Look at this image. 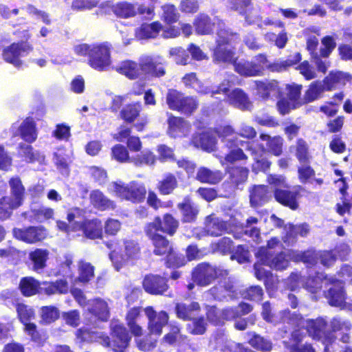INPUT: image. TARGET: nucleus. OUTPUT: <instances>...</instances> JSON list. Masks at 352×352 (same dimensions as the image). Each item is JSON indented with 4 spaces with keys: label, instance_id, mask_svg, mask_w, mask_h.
Wrapping results in <instances>:
<instances>
[{
    "label": "nucleus",
    "instance_id": "25",
    "mask_svg": "<svg viewBox=\"0 0 352 352\" xmlns=\"http://www.w3.org/2000/svg\"><path fill=\"white\" fill-rule=\"evenodd\" d=\"M256 94L264 100L280 96L278 82L276 80L255 81Z\"/></svg>",
    "mask_w": 352,
    "mask_h": 352
},
{
    "label": "nucleus",
    "instance_id": "18",
    "mask_svg": "<svg viewBox=\"0 0 352 352\" xmlns=\"http://www.w3.org/2000/svg\"><path fill=\"white\" fill-rule=\"evenodd\" d=\"M14 137L19 136L23 141L32 144L38 137L36 124L32 118H26L21 123L15 122L10 127Z\"/></svg>",
    "mask_w": 352,
    "mask_h": 352
},
{
    "label": "nucleus",
    "instance_id": "50",
    "mask_svg": "<svg viewBox=\"0 0 352 352\" xmlns=\"http://www.w3.org/2000/svg\"><path fill=\"white\" fill-rule=\"evenodd\" d=\"M94 276V267L89 263L80 261L78 263V276L74 280V283L79 281L88 283Z\"/></svg>",
    "mask_w": 352,
    "mask_h": 352
},
{
    "label": "nucleus",
    "instance_id": "54",
    "mask_svg": "<svg viewBox=\"0 0 352 352\" xmlns=\"http://www.w3.org/2000/svg\"><path fill=\"white\" fill-rule=\"evenodd\" d=\"M248 170L243 167L232 168L230 170V180L231 182L239 188L241 184H243L248 179Z\"/></svg>",
    "mask_w": 352,
    "mask_h": 352
},
{
    "label": "nucleus",
    "instance_id": "28",
    "mask_svg": "<svg viewBox=\"0 0 352 352\" xmlns=\"http://www.w3.org/2000/svg\"><path fill=\"white\" fill-rule=\"evenodd\" d=\"M352 76L342 72H331L324 78L323 82L326 90H331L341 86H344L347 82L351 81Z\"/></svg>",
    "mask_w": 352,
    "mask_h": 352
},
{
    "label": "nucleus",
    "instance_id": "26",
    "mask_svg": "<svg viewBox=\"0 0 352 352\" xmlns=\"http://www.w3.org/2000/svg\"><path fill=\"white\" fill-rule=\"evenodd\" d=\"M162 29V25L159 21L144 23L135 29V36L138 40L154 38L157 36Z\"/></svg>",
    "mask_w": 352,
    "mask_h": 352
},
{
    "label": "nucleus",
    "instance_id": "44",
    "mask_svg": "<svg viewBox=\"0 0 352 352\" xmlns=\"http://www.w3.org/2000/svg\"><path fill=\"white\" fill-rule=\"evenodd\" d=\"M274 197L277 201L283 205L289 206L295 210L298 207L296 193L288 190L276 189L274 190Z\"/></svg>",
    "mask_w": 352,
    "mask_h": 352
},
{
    "label": "nucleus",
    "instance_id": "1",
    "mask_svg": "<svg viewBox=\"0 0 352 352\" xmlns=\"http://www.w3.org/2000/svg\"><path fill=\"white\" fill-rule=\"evenodd\" d=\"M193 25L197 34H210L217 25V47L214 50L213 58L216 63H235L234 45L240 41L239 35L227 28L218 17L212 19L205 13H200L194 19Z\"/></svg>",
    "mask_w": 352,
    "mask_h": 352
},
{
    "label": "nucleus",
    "instance_id": "35",
    "mask_svg": "<svg viewBox=\"0 0 352 352\" xmlns=\"http://www.w3.org/2000/svg\"><path fill=\"white\" fill-rule=\"evenodd\" d=\"M49 254L48 250L41 248H36L29 253V259L34 271L40 272L46 267Z\"/></svg>",
    "mask_w": 352,
    "mask_h": 352
},
{
    "label": "nucleus",
    "instance_id": "29",
    "mask_svg": "<svg viewBox=\"0 0 352 352\" xmlns=\"http://www.w3.org/2000/svg\"><path fill=\"white\" fill-rule=\"evenodd\" d=\"M89 199L93 206L101 211L113 210L116 208L115 202L99 190H94L90 192Z\"/></svg>",
    "mask_w": 352,
    "mask_h": 352
},
{
    "label": "nucleus",
    "instance_id": "47",
    "mask_svg": "<svg viewBox=\"0 0 352 352\" xmlns=\"http://www.w3.org/2000/svg\"><path fill=\"white\" fill-rule=\"evenodd\" d=\"M234 70L241 76H259V68L258 67L254 66V63L251 61H247L241 60L238 63H235Z\"/></svg>",
    "mask_w": 352,
    "mask_h": 352
},
{
    "label": "nucleus",
    "instance_id": "10",
    "mask_svg": "<svg viewBox=\"0 0 352 352\" xmlns=\"http://www.w3.org/2000/svg\"><path fill=\"white\" fill-rule=\"evenodd\" d=\"M235 76L232 75L229 79L224 80L217 88L212 91V96L215 94H223L224 100L229 104L242 111L250 110L252 102L248 96L241 89L236 88L230 91V87L234 84Z\"/></svg>",
    "mask_w": 352,
    "mask_h": 352
},
{
    "label": "nucleus",
    "instance_id": "41",
    "mask_svg": "<svg viewBox=\"0 0 352 352\" xmlns=\"http://www.w3.org/2000/svg\"><path fill=\"white\" fill-rule=\"evenodd\" d=\"M269 197L267 186L264 185L256 186L250 191V204L253 207L262 206L267 201Z\"/></svg>",
    "mask_w": 352,
    "mask_h": 352
},
{
    "label": "nucleus",
    "instance_id": "52",
    "mask_svg": "<svg viewBox=\"0 0 352 352\" xmlns=\"http://www.w3.org/2000/svg\"><path fill=\"white\" fill-rule=\"evenodd\" d=\"M326 90L324 82L319 81L313 82L309 87L305 94V100L307 102H313L321 97L324 91Z\"/></svg>",
    "mask_w": 352,
    "mask_h": 352
},
{
    "label": "nucleus",
    "instance_id": "36",
    "mask_svg": "<svg viewBox=\"0 0 352 352\" xmlns=\"http://www.w3.org/2000/svg\"><path fill=\"white\" fill-rule=\"evenodd\" d=\"M11 200L12 206H21L24 201L25 188L21 181L18 177L12 178L10 180Z\"/></svg>",
    "mask_w": 352,
    "mask_h": 352
},
{
    "label": "nucleus",
    "instance_id": "38",
    "mask_svg": "<svg viewBox=\"0 0 352 352\" xmlns=\"http://www.w3.org/2000/svg\"><path fill=\"white\" fill-rule=\"evenodd\" d=\"M178 208L182 214V220L184 222L194 221L199 212L197 206L188 197H186L182 203L178 204Z\"/></svg>",
    "mask_w": 352,
    "mask_h": 352
},
{
    "label": "nucleus",
    "instance_id": "63",
    "mask_svg": "<svg viewBox=\"0 0 352 352\" xmlns=\"http://www.w3.org/2000/svg\"><path fill=\"white\" fill-rule=\"evenodd\" d=\"M16 311L20 321L27 323L34 318V311L33 309L24 304H18L16 305Z\"/></svg>",
    "mask_w": 352,
    "mask_h": 352
},
{
    "label": "nucleus",
    "instance_id": "14",
    "mask_svg": "<svg viewBox=\"0 0 352 352\" xmlns=\"http://www.w3.org/2000/svg\"><path fill=\"white\" fill-rule=\"evenodd\" d=\"M228 271L206 263H201L193 270L192 278L200 286H207L211 284L217 278L228 275Z\"/></svg>",
    "mask_w": 352,
    "mask_h": 352
},
{
    "label": "nucleus",
    "instance_id": "51",
    "mask_svg": "<svg viewBox=\"0 0 352 352\" xmlns=\"http://www.w3.org/2000/svg\"><path fill=\"white\" fill-rule=\"evenodd\" d=\"M258 265L255 266V276L259 280H263L267 290H274L278 286V280L276 276H274L270 271H264L261 274Z\"/></svg>",
    "mask_w": 352,
    "mask_h": 352
},
{
    "label": "nucleus",
    "instance_id": "6",
    "mask_svg": "<svg viewBox=\"0 0 352 352\" xmlns=\"http://www.w3.org/2000/svg\"><path fill=\"white\" fill-rule=\"evenodd\" d=\"M163 63L161 56H144L141 57L139 64L131 60L122 61L116 70L131 79L139 78L142 74L160 77L165 74Z\"/></svg>",
    "mask_w": 352,
    "mask_h": 352
},
{
    "label": "nucleus",
    "instance_id": "31",
    "mask_svg": "<svg viewBox=\"0 0 352 352\" xmlns=\"http://www.w3.org/2000/svg\"><path fill=\"white\" fill-rule=\"evenodd\" d=\"M54 210L45 206L32 208L30 211L23 213V217L30 221L43 222L53 218Z\"/></svg>",
    "mask_w": 352,
    "mask_h": 352
},
{
    "label": "nucleus",
    "instance_id": "40",
    "mask_svg": "<svg viewBox=\"0 0 352 352\" xmlns=\"http://www.w3.org/2000/svg\"><path fill=\"white\" fill-rule=\"evenodd\" d=\"M140 307H133L130 309L126 316L127 325L133 335L140 336L142 335V329L137 324L140 318Z\"/></svg>",
    "mask_w": 352,
    "mask_h": 352
},
{
    "label": "nucleus",
    "instance_id": "49",
    "mask_svg": "<svg viewBox=\"0 0 352 352\" xmlns=\"http://www.w3.org/2000/svg\"><path fill=\"white\" fill-rule=\"evenodd\" d=\"M19 288L24 296H31L39 293L40 283L34 278L25 277L21 279Z\"/></svg>",
    "mask_w": 352,
    "mask_h": 352
},
{
    "label": "nucleus",
    "instance_id": "3",
    "mask_svg": "<svg viewBox=\"0 0 352 352\" xmlns=\"http://www.w3.org/2000/svg\"><path fill=\"white\" fill-rule=\"evenodd\" d=\"M282 320L283 322L296 327H305L306 332L309 333V336L314 340L322 342L324 346V352H334L336 336L333 332L350 331L351 329V324L349 321L335 317L330 322L333 332H327L324 331L327 322L323 318L305 320L301 316L296 314L295 312L291 314L287 311H284Z\"/></svg>",
    "mask_w": 352,
    "mask_h": 352
},
{
    "label": "nucleus",
    "instance_id": "9",
    "mask_svg": "<svg viewBox=\"0 0 352 352\" xmlns=\"http://www.w3.org/2000/svg\"><path fill=\"white\" fill-rule=\"evenodd\" d=\"M107 190L116 197L133 204L142 202L146 193L145 186L135 181L128 184L122 181L112 182L109 184Z\"/></svg>",
    "mask_w": 352,
    "mask_h": 352
},
{
    "label": "nucleus",
    "instance_id": "55",
    "mask_svg": "<svg viewBox=\"0 0 352 352\" xmlns=\"http://www.w3.org/2000/svg\"><path fill=\"white\" fill-rule=\"evenodd\" d=\"M302 85L296 84L287 85L285 87V94L287 99L295 103L298 107L302 104L300 99Z\"/></svg>",
    "mask_w": 352,
    "mask_h": 352
},
{
    "label": "nucleus",
    "instance_id": "12",
    "mask_svg": "<svg viewBox=\"0 0 352 352\" xmlns=\"http://www.w3.org/2000/svg\"><path fill=\"white\" fill-rule=\"evenodd\" d=\"M85 316L87 325L99 327L98 322H107L110 317L108 302L100 298L89 300L87 307L85 309Z\"/></svg>",
    "mask_w": 352,
    "mask_h": 352
},
{
    "label": "nucleus",
    "instance_id": "27",
    "mask_svg": "<svg viewBox=\"0 0 352 352\" xmlns=\"http://www.w3.org/2000/svg\"><path fill=\"white\" fill-rule=\"evenodd\" d=\"M285 234L283 236L284 243L292 245L296 242L297 235L305 236L309 232V227L307 224L294 226L292 224L285 225L284 228Z\"/></svg>",
    "mask_w": 352,
    "mask_h": 352
},
{
    "label": "nucleus",
    "instance_id": "19",
    "mask_svg": "<svg viewBox=\"0 0 352 352\" xmlns=\"http://www.w3.org/2000/svg\"><path fill=\"white\" fill-rule=\"evenodd\" d=\"M32 49L27 42L14 43L3 50V58L14 67H21L23 65L21 58L28 55Z\"/></svg>",
    "mask_w": 352,
    "mask_h": 352
},
{
    "label": "nucleus",
    "instance_id": "33",
    "mask_svg": "<svg viewBox=\"0 0 352 352\" xmlns=\"http://www.w3.org/2000/svg\"><path fill=\"white\" fill-rule=\"evenodd\" d=\"M260 139L265 142V148L263 153L266 151L276 156H279L282 153L283 140L280 136L272 137L269 135L261 133L260 135Z\"/></svg>",
    "mask_w": 352,
    "mask_h": 352
},
{
    "label": "nucleus",
    "instance_id": "48",
    "mask_svg": "<svg viewBox=\"0 0 352 352\" xmlns=\"http://www.w3.org/2000/svg\"><path fill=\"white\" fill-rule=\"evenodd\" d=\"M111 9L116 16L122 18L132 17L137 14L135 4L128 2L118 3L116 5L112 6Z\"/></svg>",
    "mask_w": 352,
    "mask_h": 352
},
{
    "label": "nucleus",
    "instance_id": "15",
    "mask_svg": "<svg viewBox=\"0 0 352 352\" xmlns=\"http://www.w3.org/2000/svg\"><path fill=\"white\" fill-rule=\"evenodd\" d=\"M323 281L333 285L326 294V298L328 299L329 305L352 311V304L345 302L346 295L344 291L342 280H337L333 277H327V276L323 274L322 283Z\"/></svg>",
    "mask_w": 352,
    "mask_h": 352
},
{
    "label": "nucleus",
    "instance_id": "2",
    "mask_svg": "<svg viewBox=\"0 0 352 352\" xmlns=\"http://www.w3.org/2000/svg\"><path fill=\"white\" fill-rule=\"evenodd\" d=\"M216 133L223 138L226 146L230 151L221 157V163L224 165L227 163L232 164L236 161L247 160V156L239 146L243 147L250 153L254 160L252 164V170L255 173L258 171H266L269 169L271 163L263 157L264 148L257 141H244L239 140L235 137V131L230 125L220 126L217 129Z\"/></svg>",
    "mask_w": 352,
    "mask_h": 352
},
{
    "label": "nucleus",
    "instance_id": "16",
    "mask_svg": "<svg viewBox=\"0 0 352 352\" xmlns=\"http://www.w3.org/2000/svg\"><path fill=\"white\" fill-rule=\"evenodd\" d=\"M140 248L137 242L133 240H125L124 241V250L121 254L113 250L109 254V258L114 268L119 271L126 263H133L140 257Z\"/></svg>",
    "mask_w": 352,
    "mask_h": 352
},
{
    "label": "nucleus",
    "instance_id": "22",
    "mask_svg": "<svg viewBox=\"0 0 352 352\" xmlns=\"http://www.w3.org/2000/svg\"><path fill=\"white\" fill-rule=\"evenodd\" d=\"M179 226L178 221L170 214L164 216L163 221L160 217H156L152 223L145 227V232L152 234V231H161L169 235H173L176 232Z\"/></svg>",
    "mask_w": 352,
    "mask_h": 352
},
{
    "label": "nucleus",
    "instance_id": "58",
    "mask_svg": "<svg viewBox=\"0 0 352 352\" xmlns=\"http://www.w3.org/2000/svg\"><path fill=\"white\" fill-rule=\"evenodd\" d=\"M41 322L44 324H50L59 317L58 309L53 306L43 307L41 309Z\"/></svg>",
    "mask_w": 352,
    "mask_h": 352
},
{
    "label": "nucleus",
    "instance_id": "23",
    "mask_svg": "<svg viewBox=\"0 0 352 352\" xmlns=\"http://www.w3.org/2000/svg\"><path fill=\"white\" fill-rule=\"evenodd\" d=\"M167 133L169 136L176 138L186 136L190 129V123L180 117H176L167 112Z\"/></svg>",
    "mask_w": 352,
    "mask_h": 352
},
{
    "label": "nucleus",
    "instance_id": "32",
    "mask_svg": "<svg viewBox=\"0 0 352 352\" xmlns=\"http://www.w3.org/2000/svg\"><path fill=\"white\" fill-rule=\"evenodd\" d=\"M214 299L222 300L227 297L234 298L236 296V291L234 288L232 281L229 278L228 283L221 285L219 284L215 287L211 288L209 291Z\"/></svg>",
    "mask_w": 352,
    "mask_h": 352
},
{
    "label": "nucleus",
    "instance_id": "30",
    "mask_svg": "<svg viewBox=\"0 0 352 352\" xmlns=\"http://www.w3.org/2000/svg\"><path fill=\"white\" fill-rule=\"evenodd\" d=\"M200 307L198 302H192L190 303H177L175 305V312L177 318L184 320H190L193 319L199 313Z\"/></svg>",
    "mask_w": 352,
    "mask_h": 352
},
{
    "label": "nucleus",
    "instance_id": "37",
    "mask_svg": "<svg viewBox=\"0 0 352 352\" xmlns=\"http://www.w3.org/2000/svg\"><path fill=\"white\" fill-rule=\"evenodd\" d=\"M151 239L154 246L153 252L156 255H164L170 252L168 241L163 236L157 234L156 232L152 231V234L146 233Z\"/></svg>",
    "mask_w": 352,
    "mask_h": 352
},
{
    "label": "nucleus",
    "instance_id": "8",
    "mask_svg": "<svg viewBox=\"0 0 352 352\" xmlns=\"http://www.w3.org/2000/svg\"><path fill=\"white\" fill-rule=\"evenodd\" d=\"M86 211L79 208H73L68 210L67 219L71 226L78 231H82L91 239L101 238L102 235L101 221L97 219H86Z\"/></svg>",
    "mask_w": 352,
    "mask_h": 352
},
{
    "label": "nucleus",
    "instance_id": "64",
    "mask_svg": "<svg viewBox=\"0 0 352 352\" xmlns=\"http://www.w3.org/2000/svg\"><path fill=\"white\" fill-rule=\"evenodd\" d=\"M211 248L213 252H220L226 254L230 253L232 250V241L228 237L221 239L217 243L211 244Z\"/></svg>",
    "mask_w": 352,
    "mask_h": 352
},
{
    "label": "nucleus",
    "instance_id": "20",
    "mask_svg": "<svg viewBox=\"0 0 352 352\" xmlns=\"http://www.w3.org/2000/svg\"><path fill=\"white\" fill-rule=\"evenodd\" d=\"M47 234V230L42 226L13 229L14 238L30 244L36 243L44 240Z\"/></svg>",
    "mask_w": 352,
    "mask_h": 352
},
{
    "label": "nucleus",
    "instance_id": "24",
    "mask_svg": "<svg viewBox=\"0 0 352 352\" xmlns=\"http://www.w3.org/2000/svg\"><path fill=\"white\" fill-rule=\"evenodd\" d=\"M142 284L144 290L153 295H162L168 287L167 280L157 275L146 276Z\"/></svg>",
    "mask_w": 352,
    "mask_h": 352
},
{
    "label": "nucleus",
    "instance_id": "17",
    "mask_svg": "<svg viewBox=\"0 0 352 352\" xmlns=\"http://www.w3.org/2000/svg\"><path fill=\"white\" fill-rule=\"evenodd\" d=\"M322 277H323V273H320L316 277L309 278L305 282L300 274L293 272L285 280V285L289 290L293 292L304 287L308 292L314 294L322 288Z\"/></svg>",
    "mask_w": 352,
    "mask_h": 352
},
{
    "label": "nucleus",
    "instance_id": "62",
    "mask_svg": "<svg viewBox=\"0 0 352 352\" xmlns=\"http://www.w3.org/2000/svg\"><path fill=\"white\" fill-rule=\"evenodd\" d=\"M177 186V179L172 174H168L160 182L159 190L164 195L170 194Z\"/></svg>",
    "mask_w": 352,
    "mask_h": 352
},
{
    "label": "nucleus",
    "instance_id": "56",
    "mask_svg": "<svg viewBox=\"0 0 352 352\" xmlns=\"http://www.w3.org/2000/svg\"><path fill=\"white\" fill-rule=\"evenodd\" d=\"M310 32H313L318 36L320 34V29L318 27H313L305 30V33L307 35V49L309 52L311 56H314L317 54L315 53V50L318 45V39L316 35H309Z\"/></svg>",
    "mask_w": 352,
    "mask_h": 352
},
{
    "label": "nucleus",
    "instance_id": "46",
    "mask_svg": "<svg viewBox=\"0 0 352 352\" xmlns=\"http://www.w3.org/2000/svg\"><path fill=\"white\" fill-rule=\"evenodd\" d=\"M142 109V105L140 102L129 104L120 111V118L126 122H133L139 116Z\"/></svg>",
    "mask_w": 352,
    "mask_h": 352
},
{
    "label": "nucleus",
    "instance_id": "57",
    "mask_svg": "<svg viewBox=\"0 0 352 352\" xmlns=\"http://www.w3.org/2000/svg\"><path fill=\"white\" fill-rule=\"evenodd\" d=\"M11 197H3L0 199V219L5 220L10 217L12 211L19 206H12Z\"/></svg>",
    "mask_w": 352,
    "mask_h": 352
},
{
    "label": "nucleus",
    "instance_id": "53",
    "mask_svg": "<svg viewBox=\"0 0 352 352\" xmlns=\"http://www.w3.org/2000/svg\"><path fill=\"white\" fill-rule=\"evenodd\" d=\"M184 96H185L182 92L175 89H169L166 98L168 108L171 110L178 111L182 107Z\"/></svg>",
    "mask_w": 352,
    "mask_h": 352
},
{
    "label": "nucleus",
    "instance_id": "4",
    "mask_svg": "<svg viewBox=\"0 0 352 352\" xmlns=\"http://www.w3.org/2000/svg\"><path fill=\"white\" fill-rule=\"evenodd\" d=\"M258 219L250 217L246 221L245 226L239 223L236 217H231L228 221H225L219 217L211 214L206 218L205 232L208 235L218 236L223 233H231L235 239H242L243 236H248L256 243L261 241L260 230L256 225Z\"/></svg>",
    "mask_w": 352,
    "mask_h": 352
},
{
    "label": "nucleus",
    "instance_id": "13",
    "mask_svg": "<svg viewBox=\"0 0 352 352\" xmlns=\"http://www.w3.org/2000/svg\"><path fill=\"white\" fill-rule=\"evenodd\" d=\"M111 50V45L107 42L94 43L90 58H88L89 65L98 72L109 70L112 64Z\"/></svg>",
    "mask_w": 352,
    "mask_h": 352
},
{
    "label": "nucleus",
    "instance_id": "60",
    "mask_svg": "<svg viewBox=\"0 0 352 352\" xmlns=\"http://www.w3.org/2000/svg\"><path fill=\"white\" fill-rule=\"evenodd\" d=\"M249 344L254 349L264 352L270 351L272 348V344L270 340L258 335H254L249 340Z\"/></svg>",
    "mask_w": 352,
    "mask_h": 352
},
{
    "label": "nucleus",
    "instance_id": "61",
    "mask_svg": "<svg viewBox=\"0 0 352 352\" xmlns=\"http://www.w3.org/2000/svg\"><path fill=\"white\" fill-rule=\"evenodd\" d=\"M265 40L268 42L274 43L278 48H283L286 45L288 37L285 31H282L278 35L274 33L267 32L264 36Z\"/></svg>",
    "mask_w": 352,
    "mask_h": 352
},
{
    "label": "nucleus",
    "instance_id": "21",
    "mask_svg": "<svg viewBox=\"0 0 352 352\" xmlns=\"http://www.w3.org/2000/svg\"><path fill=\"white\" fill-rule=\"evenodd\" d=\"M144 313L148 318V329L151 335L160 336L163 327L167 324L168 315L166 311L156 312L152 307L144 309Z\"/></svg>",
    "mask_w": 352,
    "mask_h": 352
},
{
    "label": "nucleus",
    "instance_id": "34",
    "mask_svg": "<svg viewBox=\"0 0 352 352\" xmlns=\"http://www.w3.org/2000/svg\"><path fill=\"white\" fill-rule=\"evenodd\" d=\"M192 141L195 146L208 152L212 151L217 143L216 138L210 131H205L199 136H194Z\"/></svg>",
    "mask_w": 352,
    "mask_h": 352
},
{
    "label": "nucleus",
    "instance_id": "45",
    "mask_svg": "<svg viewBox=\"0 0 352 352\" xmlns=\"http://www.w3.org/2000/svg\"><path fill=\"white\" fill-rule=\"evenodd\" d=\"M183 82L186 87H191L196 90L201 94H209L212 95V91L214 89H211L209 87L204 86L197 78L195 73H190L184 76Z\"/></svg>",
    "mask_w": 352,
    "mask_h": 352
},
{
    "label": "nucleus",
    "instance_id": "42",
    "mask_svg": "<svg viewBox=\"0 0 352 352\" xmlns=\"http://www.w3.org/2000/svg\"><path fill=\"white\" fill-rule=\"evenodd\" d=\"M18 148L19 155L24 157L28 162H43L45 156L39 151H34L32 146L25 143H20Z\"/></svg>",
    "mask_w": 352,
    "mask_h": 352
},
{
    "label": "nucleus",
    "instance_id": "59",
    "mask_svg": "<svg viewBox=\"0 0 352 352\" xmlns=\"http://www.w3.org/2000/svg\"><path fill=\"white\" fill-rule=\"evenodd\" d=\"M155 155L148 150H144L136 157L131 159V162H133L136 166H141L143 164L152 166L156 162Z\"/></svg>",
    "mask_w": 352,
    "mask_h": 352
},
{
    "label": "nucleus",
    "instance_id": "43",
    "mask_svg": "<svg viewBox=\"0 0 352 352\" xmlns=\"http://www.w3.org/2000/svg\"><path fill=\"white\" fill-rule=\"evenodd\" d=\"M223 178V174L219 170H211L207 168H200L197 173L196 179L202 183L215 184Z\"/></svg>",
    "mask_w": 352,
    "mask_h": 352
},
{
    "label": "nucleus",
    "instance_id": "7",
    "mask_svg": "<svg viewBox=\"0 0 352 352\" xmlns=\"http://www.w3.org/2000/svg\"><path fill=\"white\" fill-rule=\"evenodd\" d=\"M258 254L261 255V263H256L254 266L258 265L261 270V274H263L264 271H267L263 265L269 266L272 269L276 270H285L289 263V257L288 256V252L287 254L282 251V244L279 240L274 237L268 241L267 248H262L259 250Z\"/></svg>",
    "mask_w": 352,
    "mask_h": 352
},
{
    "label": "nucleus",
    "instance_id": "11",
    "mask_svg": "<svg viewBox=\"0 0 352 352\" xmlns=\"http://www.w3.org/2000/svg\"><path fill=\"white\" fill-rule=\"evenodd\" d=\"M288 256L292 261H302L308 266L315 265L320 259L322 265L329 267L333 263L338 256L332 251L316 252L309 250L304 252L288 250Z\"/></svg>",
    "mask_w": 352,
    "mask_h": 352
},
{
    "label": "nucleus",
    "instance_id": "5",
    "mask_svg": "<svg viewBox=\"0 0 352 352\" xmlns=\"http://www.w3.org/2000/svg\"><path fill=\"white\" fill-rule=\"evenodd\" d=\"M112 341L102 331H91L87 328L78 329L76 336L81 341L98 342L103 346H110L113 352H124L129 344L131 336L124 325L118 320L111 323Z\"/></svg>",
    "mask_w": 352,
    "mask_h": 352
},
{
    "label": "nucleus",
    "instance_id": "39",
    "mask_svg": "<svg viewBox=\"0 0 352 352\" xmlns=\"http://www.w3.org/2000/svg\"><path fill=\"white\" fill-rule=\"evenodd\" d=\"M160 18L166 24L171 25L179 21L180 14L175 5L166 3L160 8Z\"/></svg>",
    "mask_w": 352,
    "mask_h": 352
}]
</instances>
